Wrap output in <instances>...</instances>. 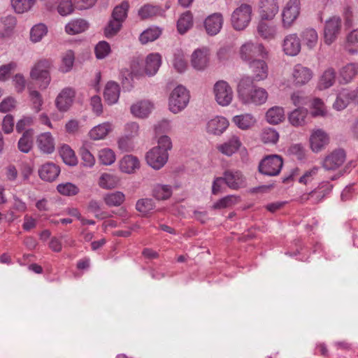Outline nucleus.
Wrapping results in <instances>:
<instances>
[{
  "mask_svg": "<svg viewBox=\"0 0 358 358\" xmlns=\"http://www.w3.org/2000/svg\"><path fill=\"white\" fill-rule=\"evenodd\" d=\"M300 13V1L289 0L285 6L282 17V25L285 28H289L297 19Z\"/></svg>",
  "mask_w": 358,
  "mask_h": 358,
  "instance_id": "nucleus-9",
  "label": "nucleus"
},
{
  "mask_svg": "<svg viewBox=\"0 0 358 358\" xmlns=\"http://www.w3.org/2000/svg\"><path fill=\"white\" fill-rule=\"evenodd\" d=\"M171 138L166 135L161 136L157 141V145L146 154L147 163L154 169L159 170L167 162L169 150L172 149Z\"/></svg>",
  "mask_w": 358,
  "mask_h": 358,
  "instance_id": "nucleus-2",
  "label": "nucleus"
},
{
  "mask_svg": "<svg viewBox=\"0 0 358 358\" xmlns=\"http://www.w3.org/2000/svg\"><path fill=\"white\" fill-rule=\"evenodd\" d=\"M80 155L85 166L92 167L94 165L95 158L85 146L80 148Z\"/></svg>",
  "mask_w": 358,
  "mask_h": 358,
  "instance_id": "nucleus-57",
  "label": "nucleus"
},
{
  "mask_svg": "<svg viewBox=\"0 0 358 358\" xmlns=\"http://www.w3.org/2000/svg\"><path fill=\"white\" fill-rule=\"evenodd\" d=\"M120 89L117 83L113 81L108 82L105 87L103 92V97L105 101L112 105L118 101L120 96Z\"/></svg>",
  "mask_w": 358,
  "mask_h": 358,
  "instance_id": "nucleus-24",
  "label": "nucleus"
},
{
  "mask_svg": "<svg viewBox=\"0 0 358 358\" xmlns=\"http://www.w3.org/2000/svg\"><path fill=\"white\" fill-rule=\"evenodd\" d=\"M354 99H355V92H350L348 90L343 89L334 103V108L338 110L344 109L348 105L350 101Z\"/></svg>",
  "mask_w": 358,
  "mask_h": 358,
  "instance_id": "nucleus-29",
  "label": "nucleus"
},
{
  "mask_svg": "<svg viewBox=\"0 0 358 358\" xmlns=\"http://www.w3.org/2000/svg\"><path fill=\"white\" fill-rule=\"evenodd\" d=\"M99 160L103 165H110L115 160V155L110 149H103L99 152Z\"/></svg>",
  "mask_w": 358,
  "mask_h": 358,
  "instance_id": "nucleus-55",
  "label": "nucleus"
},
{
  "mask_svg": "<svg viewBox=\"0 0 358 358\" xmlns=\"http://www.w3.org/2000/svg\"><path fill=\"white\" fill-rule=\"evenodd\" d=\"M241 143L238 137L233 136L227 142L218 146V150L222 154L231 156L235 153L241 147Z\"/></svg>",
  "mask_w": 358,
  "mask_h": 358,
  "instance_id": "nucleus-28",
  "label": "nucleus"
},
{
  "mask_svg": "<svg viewBox=\"0 0 358 358\" xmlns=\"http://www.w3.org/2000/svg\"><path fill=\"white\" fill-rule=\"evenodd\" d=\"M152 108V103L148 101H141L131 106V112L133 115L138 117H145Z\"/></svg>",
  "mask_w": 358,
  "mask_h": 358,
  "instance_id": "nucleus-30",
  "label": "nucleus"
},
{
  "mask_svg": "<svg viewBox=\"0 0 358 358\" xmlns=\"http://www.w3.org/2000/svg\"><path fill=\"white\" fill-rule=\"evenodd\" d=\"M94 51L97 59H103L110 53V46L106 41H100L95 46Z\"/></svg>",
  "mask_w": 358,
  "mask_h": 358,
  "instance_id": "nucleus-60",
  "label": "nucleus"
},
{
  "mask_svg": "<svg viewBox=\"0 0 358 358\" xmlns=\"http://www.w3.org/2000/svg\"><path fill=\"white\" fill-rule=\"evenodd\" d=\"M47 27L42 23L34 26L30 31V38L34 43L40 41L42 38L47 34Z\"/></svg>",
  "mask_w": 358,
  "mask_h": 358,
  "instance_id": "nucleus-49",
  "label": "nucleus"
},
{
  "mask_svg": "<svg viewBox=\"0 0 358 358\" xmlns=\"http://www.w3.org/2000/svg\"><path fill=\"white\" fill-rule=\"evenodd\" d=\"M139 168V160L135 156L126 155L120 161V169L124 173H133Z\"/></svg>",
  "mask_w": 358,
  "mask_h": 358,
  "instance_id": "nucleus-26",
  "label": "nucleus"
},
{
  "mask_svg": "<svg viewBox=\"0 0 358 358\" xmlns=\"http://www.w3.org/2000/svg\"><path fill=\"white\" fill-rule=\"evenodd\" d=\"M345 49L350 55L358 53V29L352 30L346 36Z\"/></svg>",
  "mask_w": 358,
  "mask_h": 358,
  "instance_id": "nucleus-34",
  "label": "nucleus"
},
{
  "mask_svg": "<svg viewBox=\"0 0 358 358\" xmlns=\"http://www.w3.org/2000/svg\"><path fill=\"white\" fill-rule=\"evenodd\" d=\"M233 122L241 129H248L253 126L256 120L251 114L246 113L234 117Z\"/></svg>",
  "mask_w": 358,
  "mask_h": 358,
  "instance_id": "nucleus-36",
  "label": "nucleus"
},
{
  "mask_svg": "<svg viewBox=\"0 0 358 358\" xmlns=\"http://www.w3.org/2000/svg\"><path fill=\"white\" fill-rule=\"evenodd\" d=\"M239 197L234 195H229L217 201L212 206L214 209H221L230 207L239 201Z\"/></svg>",
  "mask_w": 358,
  "mask_h": 358,
  "instance_id": "nucleus-52",
  "label": "nucleus"
},
{
  "mask_svg": "<svg viewBox=\"0 0 358 358\" xmlns=\"http://www.w3.org/2000/svg\"><path fill=\"white\" fill-rule=\"evenodd\" d=\"M189 101V94L185 87L182 85L176 87L169 97V109L173 113H178L183 110Z\"/></svg>",
  "mask_w": 358,
  "mask_h": 358,
  "instance_id": "nucleus-4",
  "label": "nucleus"
},
{
  "mask_svg": "<svg viewBox=\"0 0 358 358\" xmlns=\"http://www.w3.org/2000/svg\"><path fill=\"white\" fill-rule=\"evenodd\" d=\"M336 71L334 69L328 68L322 75L319 86L321 90L327 89L331 87L336 80Z\"/></svg>",
  "mask_w": 358,
  "mask_h": 358,
  "instance_id": "nucleus-38",
  "label": "nucleus"
},
{
  "mask_svg": "<svg viewBox=\"0 0 358 358\" xmlns=\"http://www.w3.org/2000/svg\"><path fill=\"white\" fill-rule=\"evenodd\" d=\"M258 34L264 38L268 39L274 37L275 29L274 27L268 26L264 22H260L257 27Z\"/></svg>",
  "mask_w": 358,
  "mask_h": 358,
  "instance_id": "nucleus-54",
  "label": "nucleus"
},
{
  "mask_svg": "<svg viewBox=\"0 0 358 358\" xmlns=\"http://www.w3.org/2000/svg\"><path fill=\"white\" fill-rule=\"evenodd\" d=\"M88 28V23L83 19H77L66 25V31L69 34L74 35L85 31Z\"/></svg>",
  "mask_w": 358,
  "mask_h": 358,
  "instance_id": "nucleus-37",
  "label": "nucleus"
},
{
  "mask_svg": "<svg viewBox=\"0 0 358 358\" xmlns=\"http://www.w3.org/2000/svg\"><path fill=\"white\" fill-rule=\"evenodd\" d=\"M268 52L261 43H255L247 42L243 44L240 49L241 58L250 63L257 57H261L263 59L268 58Z\"/></svg>",
  "mask_w": 358,
  "mask_h": 358,
  "instance_id": "nucleus-6",
  "label": "nucleus"
},
{
  "mask_svg": "<svg viewBox=\"0 0 358 358\" xmlns=\"http://www.w3.org/2000/svg\"><path fill=\"white\" fill-rule=\"evenodd\" d=\"M301 36L309 49H313L316 46L318 41V36L314 29H306L302 31Z\"/></svg>",
  "mask_w": 358,
  "mask_h": 358,
  "instance_id": "nucleus-41",
  "label": "nucleus"
},
{
  "mask_svg": "<svg viewBox=\"0 0 358 358\" xmlns=\"http://www.w3.org/2000/svg\"><path fill=\"white\" fill-rule=\"evenodd\" d=\"M193 26V15L190 11H186L179 17L177 29L180 34L186 33Z\"/></svg>",
  "mask_w": 358,
  "mask_h": 358,
  "instance_id": "nucleus-33",
  "label": "nucleus"
},
{
  "mask_svg": "<svg viewBox=\"0 0 358 358\" xmlns=\"http://www.w3.org/2000/svg\"><path fill=\"white\" fill-rule=\"evenodd\" d=\"M162 34V29L157 27H150L145 30L139 37L142 44H146L157 39Z\"/></svg>",
  "mask_w": 358,
  "mask_h": 358,
  "instance_id": "nucleus-40",
  "label": "nucleus"
},
{
  "mask_svg": "<svg viewBox=\"0 0 358 358\" xmlns=\"http://www.w3.org/2000/svg\"><path fill=\"white\" fill-rule=\"evenodd\" d=\"M266 120L273 124H278L285 119L284 109L280 106H273L268 109L266 113Z\"/></svg>",
  "mask_w": 358,
  "mask_h": 358,
  "instance_id": "nucleus-32",
  "label": "nucleus"
},
{
  "mask_svg": "<svg viewBox=\"0 0 358 358\" xmlns=\"http://www.w3.org/2000/svg\"><path fill=\"white\" fill-rule=\"evenodd\" d=\"M228 126L229 122L225 117L217 116L208 122L206 130L210 134L220 135Z\"/></svg>",
  "mask_w": 358,
  "mask_h": 358,
  "instance_id": "nucleus-22",
  "label": "nucleus"
},
{
  "mask_svg": "<svg viewBox=\"0 0 358 358\" xmlns=\"http://www.w3.org/2000/svg\"><path fill=\"white\" fill-rule=\"evenodd\" d=\"M74 10V6L71 0H61L57 6V11L62 16L71 14Z\"/></svg>",
  "mask_w": 358,
  "mask_h": 358,
  "instance_id": "nucleus-59",
  "label": "nucleus"
},
{
  "mask_svg": "<svg viewBox=\"0 0 358 358\" xmlns=\"http://www.w3.org/2000/svg\"><path fill=\"white\" fill-rule=\"evenodd\" d=\"M52 62L49 59H41L37 61L30 71V78L38 82L39 87L45 90L50 83V69Z\"/></svg>",
  "mask_w": 358,
  "mask_h": 358,
  "instance_id": "nucleus-3",
  "label": "nucleus"
},
{
  "mask_svg": "<svg viewBox=\"0 0 358 358\" xmlns=\"http://www.w3.org/2000/svg\"><path fill=\"white\" fill-rule=\"evenodd\" d=\"M329 143V135L322 129L313 130L310 137V144L312 150L318 152Z\"/></svg>",
  "mask_w": 358,
  "mask_h": 358,
  "instance_id": "nucleus-14",
  "label": "nucleus"
},
{
  "mask_svg": "<svg viewBox=\"0 0 358 358\" xmlns=\"http://www.w3.org/2000/svg\"><path fill=\"white\" fill-rule=\"evenodd\" d=\"M346 155L343 149H336L323 160L322 166L328 171L336 170L345 161Z\"/></svg>",
  "mask_w": 358,
  "mask_h": 358,
  "instance_id": "nucleus-11",
  "label": "nucleus"
},
{
  "mask_svg": "<svg viewBox=\"0 0 358 358\" xmlns=\"http://www.w3.org/2000/svg\"><path fill=\"white\" fill-rule=\"evenodd\" d=\"M292 76L296 85H303L312 79L313 72L310 68L297 64L293 69Z\"/></svg>",
  "mask_w": 358,
  "mask_h": 358,
  "instance_id": "nucleus-15",
  "label": "nucleus"
},
{
  "mask_svg": "<svg viewBox=\"0 0 358 358\" xmlns=\"http://www.w3.org/2000/svg\"><path fill=\"white\" fill-rule=\"evenodd\" d=\"M209 62V50L207 48L196 50L192 55L191 64L196 70H203Z\"/></svg>",
  "mask_w": 358,
  "mask_h": 358,
  "instance_id": "nucleus-18",
  "label": "nucleus"
},
{
  "mask_svg": "<svg viewBox=\"0 0 358 358\" xmlns=\"http://www.w3.org/2000/svg\"><path fill=\"white\" fill-rule=\"evenodd\" d=\"M75 60V55L72 50H68L62 57V66L61 70L66 73L71 70Z\"/></svg>",
  "mask_w": 358,
  "mask_h": 358,
  "instance_id": "nucleus-56",
  "label": "nucleus"
},
{
  "mask_svg": "<svg viewBox=\"0 0 358 358\" xmlns=\"http://www.w3.org/2000/svg\"><path fill=\"white\" fill-rule=\"evenodd\" d=\"M122 27V22L111 17L104 28V35L107 38L113 37L120 31Z\"/></svg>",
  "mask_w": 358,
  "mask_h": 358,
  "instance_id": "nucleus-47",
  "label": "nucleus"
},
{
  "mask_svg": "<svg viewBox=\"0 0 358 358\" xmlns=\"http://www.w3.org/2000/svg\"><path fill=\"white\" fill-rule=\"evenodd\" d=\"M12 81L17 93H22L24 90L26 86V80L22 74L17 73L15 76H13Z\"/></svg>",
  "mask_w": 358,
  "mask_h": 358,
  "instance_id": "nucleus-63",
  "label": "nucleus"
},
{
  "mask_svg": "<svg viewBox=\"0 0 358 358\" xmlns=\"http://www.w3.org/2000/svg\"><path fill=\"white\" fill-rule=\"evenodd\" d=\"M341 20L339 17H332L326 21L324 30V43L331 45L341 31Z\"/></svg>",
  "mask_w": 358,
  "mask_h": 358,
  "instance_id": "nucleus-10",
  "label": "nucleus"
},
{
  "mask_svg": "<svg viewBox=\"0 0 358 358\" xmlns=\"http://www.w3.org/2000/svg\"><path fill=\"white\" fill-rule=\"evenodd\" d=\"M29 96L36 112H39L43 103L41 94L36 90H31Z\"/></svg>",
  "mask_w": 358,
  "mask_h": 358,
  "instance_id": "nucleus-62",
  "label": "nucleus"
},
{
  "mask_svg": "<svg viewBox=\"0 0 358 358\" xmlns=\"http://www.w3.org/2000/svg\"><path fill=\"white\" fill-rule=\"evenodd\" d=\"M283 165L282 158L278 155L265 157L259 164V171L264 175L275 176L280 173Z\"/></svg>",
  "mask_w": 358,
  "mask_h": 358,
  "instance_id": "nucleus-5",
  "label": "nucleus"
},
{
  "mask_svg": "<svg viewBox=\"0 0 358 358\" xmlns=\"http://www.w3.org/2000/svg\"><path fill=\"white\" fill-rule=\"evenodd\" d=\"M307 115V109L299 107L290 113L288 119L292 125L294 127L302 126L306 123Z\"/></svg>",
  "mask_w": 358,
  "mask_h": 358,
  "instance_id": "nucleus-31",
  "label": "nucleus"
},
{
  "mask_svg": "<svg viewBox=\"0 0 358 358\" xmlns=\"http://www.w3.org/2000/svg\"><path fill=\"white\" fill-rule=\"evenodd\" d=\"M155 207V203L152 199H141L137 201L136 209L146 215Z\"/></svg>",
  "mask_w": 358,
  "mask_h": 358,
  "instance_id": "nucleus-50",
  "label": "nucleus"
},
{
  "mask_svg": "<svg viewBox=\"0 0 358 358\" xmlns=\"http://www.w3.org/2000/svg\"><path fill=\"white\" fill-rule=\"evenodd\" d=\"M32 136V129L26 130L23 133L18 141V148L21 152L28 153L31 150L33 145Z\"/></svg>",
  "mask_w": 358,
  "mask_h": 358,
  "instance_id": "nucleus-39",
  "label": "nucleus"
},
{
  "mask_svg": "<svg viewBox=\"0 0 358 358\" xmlns=\"http://www.w3.org/2000/svg\"><path fill=\"white\" fill-rule=\"evenodd\" d=\"M238 97L244 105L261 106L267 101L268 94L262 87L254 85L249 76H243L237 85Z\"/></svg>",
  "mask_w": 358,
  "mask_h": 358,
  "instance_id": "nucleus-1",
  "label": "nucleus"
},
{
  "mask_svg": "<svg viewBox=\"0 0 358 358\" xmlns=\"http://www.w3.org/2000/svg\"><path fill=\"white\" fill-rule=\"evenodd\" d=\"M223 22V16L220 13L208 15L203 22L207 34L211 36L217 35L220 31Z\"/></svg>",
  "mask_w": 358,
  "mask_h": 358,
  "instance_id": "nucleus-13",
  "label": "nucleus"
},
{
  "mask_svg": "<svg viewBox=\"0 0 358 358\" xmlns=\"http://www.w3.org/2000/svg\"><path fill=\"white\" fill-rule=\"evenodd\" d=\"M35 3L36 0H11V5L17 13L29 11Z\"/></svg>",
  "mask_w": 358,
  "mask_h": 358,
  "instance_id": "nucleus-46",
  "label": "nucleus"
},
{
  "mask_svg": "<svg viewBox=\"0 0 358 358\" xmlns=\"http://www.w3.org/2000/svg\"><path fill=\"white\" fill-rule=\"evenodd\" d=\"M59 154L66 164L72 166L77 164L78 160L75 152L69 145L62 146Z\"/></svg>",
  "mask_w": 358,
  "mask_h": 358,
  "instance_id": "nucleus-42",
  "label": "nucleus"
},
{
  "mask_svg": "<svg viewBox=\"0 0 358 358\" xmlns=\"http://www.w3.org/2000/svg\"><path fill=\"white\" fill-rule=\"evenodd\" d=\"M36 144L43 153L51 154L55 150V141L50 132H45L38 136Z\"/></svg>",
  "mask_w": 358,
  "mask_h": 358,
  "instance_id": "nucleus-23",
  "label": "nucleus"
},
{
  "mask_svg": "<svg viewBox=\"0 0 358 358\" xmlns=\"http://www.w3.org/2000/svg\"><path fill=\"white\" fill-rule=\"evenodd\" d=\"M57 189L61 194L68 196H75L80 192L79 188L71 182L59 184Z\"/></svg>",
  "mask_w": 358,
  "mask_h": 358,
  "instance_id": "nucleus-51",
  "label": "nucleus"
},
{
  "mask_svg": "<svg viewBox=\"0 0 358 358\" xmlns=\"http://www.w3.org/2000/svg\"><path fill=\"white\" fill-rule=\"evenodd\" d=\"M115 178L109 173H103L100 178L99 185L105 189H111L115 187Z\"/></svg>",
  "mask_w": 358,
  "mask_h": 358,
  "instance_id": "nucleus-64",
  "label": "nucleus"
},
{
  "mask_svg": "<svg viewBox=\"0 0 358 358\" xmlns=\"http://www.w3.org/2000/svg\"><path fill=\"white\" fill-rule=\"evenodd\" d=\"M252 7L246 3L241 4L231 15V24L236 30L244 29L251 20Z\"/></svg>",
  "mask_w": 358,
  "mask_h": 358,
  "instance_id": "nucleus-7",
  "label": "nucleus"
},
{
  "mask_svg": "<svg viewBox=\"0 0 358 358\" xmlns=\"http://www.w3.org/2000/svg\"><path fill=\"white\" fill-rule=\"evenodd\" d=\"M249 68L252 73V79L254 81L265 80L268 75V67L263 59H253L249 63Z\"/></svg>",
  "mask_w": 358,
  "mask_h": 358,
  "instance_id": "nucleus-16",
  "label": "nucleus"
},
{
  "mask_svg": "<svg viewBox=\"0 0 358 358\" xmlns=\"http://www.w3.org/2000/svg\"><path fill=\"white\" fill-rule=\"evenodd\" d=\"M259 14L262 20H272L278 12L277 0H260Z\"/></svg>",
  "mask_w": 358,
  "mask_h": 358,
  "instance_id": "nucleus-17",
  "label": "nucleus"
},
{
  "mask_svg": "<svg viewBox=\"0 0 358 358\" xmlns=\"http://www.w3.org/2000/svg\"><path fill=\"white\" fill-rule=\"evenodd\" d=\"M152 192L153 196L157 200L168 199L172 194L171 187L168 185L157 184Z\"/></svg>",
  "mask_w": 358,
  "mask_h": 358,
  "instance_id": "nucleus-43",
  "label": "nucleus"
},
{
  "mask_svg": "<svg viewBox=\"0 0 358 358\" xmlns=\"http://www.w3.org/2000/svg\"><path fill=\"white\" fill-rule=\"evenodd\" d=\"M159 12V8L157 6L145 5L138 10V15L145 20L155 16Z\"/></svg>",
  "mask_w": 358,
  "mask_h": 358,
  "instance_id": "nucleus-58",
  "label": "nucleus"
},
{
  "mask_svg": "<svg viewBox=\"0 0 358 358\" xmlns=\"http://www.w3.org/2000/svg\"><path fill=\"white\" fill-rule=\"evenodd\" d=\"M124 194L121 192H115L113 193L106 194L103 200L108 206H120L124 201Z\"/></svg>",
  "mask_w": 358,
  "mask_h": 358,
  "instance_id": "nucleus-48",
  "label": "nucleus"
},
{
  "mask_svg": "<svg viewBox=\"0 0 358 358\" xmlns=\"http://www.w3.org/2000/svg\"><path fill=\"white\" fill-rule=\"evenodd\" d=\"M129 8V5L127 1H124L122 2L120 5L114 8L111 17L123 23L127 17Z\"/></svg>",
  "mask_w": 358,
  "mask_h": 358,
  "instance_id": "nucleus-44",
  "label": "nucleus"
},
{
  "mask_svg": "<svg viewBox=\"0 0 358 358\" xmlns=\"http://www.w3.org/2000/svg\"><path fill=\"white\" fill-rule=\"evenodd\" d=\"M88 211L94 213L95 217L103 220L110 217L111 215L106 212L101 211L100 203L96 200H91L87 206Z\"/></svg>",
  "mask_w": 358,
  "mask_h": 358,
  "instance_id": "nucleus-53",
  "label": "nucleus"
},
{
  "mask_svg": "<svg viewBox=\"0 0 358 358\" xmlns=\"http://www.w3.org/2000/svg\"><path fill=\"white\" fill-rule=\"evenodd\" d=\"M222 179L227 185L233 189H237L243 182L242 174L239 171H225Z\"/></svg>",
  "mask_w": 358,
  "mask_h": 358,
  "instance_id": "nucleus-27",
  "label": "nucleus"
},
{
  "mask_svg": "<svg viewBox=\"0 0 358 358\" xmlns=\"http://www.w3.org/2000/svg\"><path fill=\"white\" fill-rule=\"evenodd\" d=\"M358 74V64L349 63L339 70V83L348 84Z\"/></svg>",
  "mask_w": 358,
  "mask_h": 358,
  "instance_id": "nucleus-21",
  "label": "nucleus"
},
{
  "mask_svg": "<svg viewBox=\"0 0 358 358\" xmlns=\"http://www.w3.org/2000/svg\"><path fill=\"white\" fill-rule=\"evenodd\" d=\"M262 141L266 143H275L279 138L278 133L273 129H265L262 135Z\"/></svg>",
  "mask_w": 358,
  "mask_h": 358,
  "instance_id": "nucleus-61",
  "label": "nucleus"
},
{
  "mask_svg": "<svg viewBox=\"0 0 358 358\" xmlns=\"http://www.w3.org/2000/svg\"><path fill=\"white\" fill-rule=\"evenodd\" d=\"M75 90L71 87L63 89L55 99V105L60 112H66L71 106L75 98Z\"/></svg>",
  "mask_w": 358,
  "mask_h": 358,
  "instance_id": "nucleus-12",
  "label": "nucleus"
},
{
  "mask_svg": "<svg viewBox=\"0 0 358 358\" xmlns=\"http://www.w3.org/2000/svg\"><path fill=\"white\" fill-rule=\"evenodd\" d=\"M213 92L217 103L222 106H229L232 101L234 92L224 80H219L214 85Z\"/></svg>",
  "mask_w": 358,
  "mask_h": 358,
  "instance_id": "nucleus-8",
  "label": "nucleus"
},
{
  "mask_svg": "<svg viewBox=\"0 0 358 358\" xmlns=\"http://www.w3.org/2000/svg\"><path fill=\"white\" fill-rule=\"evenodd\" d=\"M283 50L286 55L296 56L301 50V43L296 34L287 36L283 43Z\"/></svg>",
  "mask_w": 358,
  "mask_h": 358,
  "instance_id": "nucleus-20",
  "label": "nucleus"
},
{
  "mask_svg": "<svg viewBox=\"0 0 358 358\" xmlns=\"http://www.w3.org/2000/svg\"><path fill=\"white\" fill-rule=\"evenodd\" d=\"M162 64V58L158 53H152L147 56L144 67L145 73L150 76L155 75Z\"/></svg>",
  "mask_w": 358,
  "mask_h": 358,
  "instance_id": "nucleus-25",
  "label": "nucleus"
},
{
  "mask_svg": "<svg viewBox=\"0 0 358 358\" xmlns=\"http://www.w3.org/2000/svg\"><path fill=\"white\" fill-rule=\"evenodd\" d=\"M60 173V168L52 162H47L38 169L40 178L47 182L54 181Z\"/></svg>",
  "mask_w": 358,
  "mask_h": 358,
  "instance_id": "nucleus-19",
  "label": "nucleus"
},
{
  "mask_svg": "<svg viewBox=\"0 0 358 358\" xmlns=\"http://www.w3.org/2000/svg\"><path fill=\"white\" fill-rule=\"evenodd\" d=\"M111 129V124L108 122H105L94 127L90 130L89 134L92 139L99 140L105 138Z\"/></svg>",
  "mask_w": 358,
  "mask_h": 358,
  "instance_id": "nucleus-35",
  "label": "nucleus"
},
{
  "mask_svg": "<svg viewBox=\"0 0 358 358\" xmlns=\"http://www.w3.org/2000/svg\"><path fill=\"white\" fill-rule=\"evenodd\" d=\"M331 188L332 185L327 182L322 187L311 191L309 194L313 199V203H317L322 201L331 192Z\"/></svg>",
  "mask_w": 358,
  "mask_h": 358,
  "instance_id": "nucleus-45",
  "label": "nucleus"
}]
</instances>
